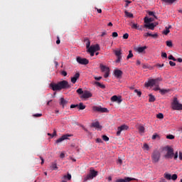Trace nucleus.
<instances>
[{"label":"nucleus","mask_w":182,"mask_h":182,"mask_svg":"<svg viewBox=\"0 0 182 182\" xmlns=\"http://www.w3.org/2000/svg\"><path fill=\"white\" fill-rule=\"evenodd\" d=\"M159 92L161 95H165V93H167V90H160Z\"/></svg>","instance_id":"nucleus-52"},{"label":"nucleus","mask_w":182,"mask_h":182,"mask_svg":"<svg viewBox=\"0 0 182 182\" xmlns=\"http://www.w3.org/2000/svg\"><path fill=\"white\" fill-rule=\"evenodd\" d=\"M95 85H96V86H98V87H100L101 89H105L106 86L99 82H95Z\"/></svg>","instance_id":"nucleus-25"},{"label":"nucleus","mask_w":182,"mask_h":182,"mask_svg":"<svg viewBox=\"0 0 182 182\" xmlns=\"http://www.w3.org/2000/svg\"><path fill=\"white\" fill-rule=\"evenodd\" d=\"M159 82H161L160 77L156 79H150L148 82H145L146 87H153V86H159Z\"/></svg>","instance_id":"nucleus-2"},{"label":"nucleus","mask_w":182,"mask_h":182,"mask_svg":"<svg viewBox=\"0 0 182 182\" xmlns=\"http://www.w3.org/2000/svg\"><path fill=\"white\" fill-rule=\"evenodd\" d=\"M79 110H85L86 109V105H83L82 102H80L77 106Z\"/></svg>","instance_id":"nucleus-26"},{"label":"nucleus","mask_w":182,"mask_h":182,"mask_svg":"<svg viewBox=\"0 0 182 182\" xmlns=\"http://www.w3.org/2000/svg\"><path fill=\"white\" fill-rule=\"evenodd\" d=\"M171 107L173 110H182V104L178 102L177 97L173 98Z\"/></svg>","instance_id":"nucleus-5"},{"label":"nucleus","mask_w":182,"mask_h":182,"mask_svg":"<svg viewBox=\"0 0 182 182\" xmlns=\"http://www.w3.org/2000/svg\"><path fill=\"white\" fill-rule=\"evenodd\" d=\"M112 36L113 38H117V36H119V34L117 33V32H113Z\"/></svg>","instance_id":"nucleus-50"},{"label":"nucleus","mask_w":182,"mask_h":182,"mask_svg":"<svg viewBox=\"0 0 182 182\" xmlns=\"http://www.w3.org/2000/svg\"><path fill=\"white\" fill-rule=\"evenodd\" d=\"M116 102H117V103H122V98L117 97V101H116Z\"/></svg>","instance_id":"nucleus-61"},{"label":"nucleus","mask_w":182,"mask_h":182,"mask_svg":"<svg viewBox=\"0 0 182 182\" xmlns=\"http://www.w3.org/2000/svg\"><path fill=\"white\" fill-rule=\"evenodd\" d=\"M156 117H157V119H164V115H163V114H161V113H159L156 115Z\"/></svg>","instance_id":"nucleus-45"},{"label":"nucleus","mask_w":182,"mask_h":182,"mask_svg":"<svg viewBox=\"0 0 182 182\" xmlns=\"http://www.w3.org/2000/svg\"><path fill=\"white\" fill-rule=\"evenodd\" d=\"M50 87H51L52 90H53V92H60V90L63 89H70L72 85H70L68 81L62 80L57 83H50Z\"/></svg>","instance_id":"nucleus-1"},{"label":"nucleus","mask_w":182,"mask_h":182,"mask_svg":"<svg viewBox=\"0 0 182 182\" xmlns=\"http://www.w3.org/2000/svg\"><path fill=\"white\" fill-rule=\"evenodd\" d=\"M76 92L78 95H83V93L85 92V91H83V89L82 88H78Z\"/></svg>","instance_id":"nucleus-35"},{"label":"nucleus","mask_w":182,"mask_h":182,"mask_svg":"<svg viewBox=\"0 0 182 182\" xmlns=\"http://www.w3.org/2000/svg\"><path fill=\"white\" fill-rule=\"evenodd\" d=\"M62 76H68V73L65 70L61 72Z\"/></svg>","instance_id":"nucleus-56"},{"label":"nucleus","mask_w":182,"mask_h":182,"mask_svg":"<svg viewBox=\"0 0 182 182\" xmlns=\"http://www.w3.org/2000/svg\"><path fill=\"white\" fill-rule=\"evenodd\" d=\"M96 141H97V143H103V141H102V139H100V138H97V139H96Z\"/></svg>","instance_id":"nucleus-59"},{"label":"nucleus","mask_w":182,"mask_h":182,"mask_svg":"<svg viewBox=\"0 0 182 182\" xmlns=\"http://www.w3.org/2000/svg\"><path fill=\"white\" fill-rule=\"evenodd\" d=\"M144 27L146 28L147 29H150L151 31H154V28H156V25H154V23H150L148 24H144Z\"/></svg>","instance_id":"nucleus-16"},{"label":"nucleus","mask_w":182,"mask_h":182,"mask_svg":"<svg viewBox=\"0 0 182 182\" xmlns=\"http://www.w3.org/2000/svg\"><path fill=\"white\" fill-rule=\"evenodd\" d=\"M139 133H144V127L140 126L138 128Z\"/></svg>","instance_id":"nucleus-38"},{"label":"nucleus","mask_w":182,"mask_h":182,"mask_svg":"<svg viewBox=\"0 0 182 182\" xmlns=\"http://www.w3.org/2000/svg\"><path fill=\"white\" fill-rule=\"evenodd\" d=\"M125 2L127 3L125 4V8H127V6H129V4H132V1H130L129 0H126Z\"/></svg>","instance_id":"nucleus-53"},{"label":"nucleus","mask_w":182,"mask_h":182,"mask_svg":"<svg viewBox=\"0 0 182 182\" xmlns=\"http://www.w3.org/2000/svg\"><path fill=\"white\" fill-rule=\"evenodd\" d=\"M170 29H171V26L166 27L165 30L163 31L164 35H168V33H170Z\"/></svg>","instance_id":"nucleus-22"},{"label":"nucleus","mask_w":182,"mask_h":182,"mask_svg":"<svg viewBox=\"0 0 182 182\" xmlns=\"http://www.w3.org/2000/svg\"><path fill=\"white\" fill-rule=\"evenodd\" d=\"M149 102H156V97H154V96L151 94L149 95Z\"/></svg>","instance_id":"nucleus-30"},{"label":"nucleus","mask_w":182,"mask_h":182,"mask_svg":"<svg viewBox=\"0 0 182 182\" xmlns=\"http://www.w3.org/2000/svg\"><path fill=\"white\" fill-rule=\"evenodd\" d=\"M114 55L117 56L116 63H120L122 60V50H114Z\"/></svg>","instance_id":"nucleus-9"},{"label":"nucleus","mask_w":182,"mask_h":182,"mask_svg":"<svg viewBox=\"0 0 182 182\" xmlns=\"http://www.w3.org/2000/svg\"><path fill=\"white\" fill-rule=\"evenodd\" d=\"M168 59H169V60H173V62L177 61V59H176V58H174V56H173L172 55H169L168 57Z\"/></svg>","instance_id":"nucleus-39"},{"label":"nucleus","mask_w":182,"mask_h":182,"mask_svg":"<svg viewBox=\"0 0 182 182\" xmlns=\"http://www.w3.org/2000/svg\"><path fill=\"white\" fill-rule=\"evenodd\" d=\"M111 100L112 102H117V95H114L111 97Z\"/></svg>","instance_id":"nucleus-42"},{"label":"nucleus","mask_w":182,"mask_h":182,"mask_svg":"<svg viewBox=\"0 0 182 182\" xmlns=\"http://www.w3.org/2000/svg\"><path fill=\"white\" fill-rule=\"evenodd\" d=\"M177 0H161L162 2H165V4H174Z\"/></svg>","instance_id":"nucleus-31"},{"label":"nucleus","mask_w":182,"mask_h":182,"mask_svg":"<svg viewBox=\"0 0 182 182\" xmlns=\"http://www.w3.org/2000/svg\"><path fill=\"white\" fill-rule=\"evenodd\" d=\"M97 173L98 172L97 171L90 169V173L87 176H84L83 181L86 182L88 181V180H93V178L97 176Z\"/></svg>","instance_id":"nucleus-4"},{"label":"nucleus","mask_w":182,"mask_h":182,"mask_svg":"<svg viewBox=\"0 0 182 182\" xmlns=\"http://www.w3.org/2000/svg\"><path fill=\"white\" fill-rule=\"evenodd\" d=\"M76 61L80 65H88L89 64V60L86 58H82L81 57L77 56L76 58Z\"/></svg>","instance_id":"nucleus-10"},{"label":"nucleus","mask_w":182,"mask_h":182,"mask_svg":"<svg viewBox=\"0 0 182 182\" xmlns=\"http://www.w3.org/2000/svg\"><path fill=\"white\" fill-rule=\"evenodd\" d=\"M154 21V19L153 18H147V17L144 18V23L146 24H149L150 23V22H153Z\"/></svg>","instance_id":"nucleus-23"},{"label":"nucleus","mask_w":182,"mask_h":182,"mask_svg":"<svg viewBox=\"0 0 182 182\" xmlns=\"http://www.w3.org/2000/svg\"><path fill=\"white\" fill-rule=\"evenodd\" d=\"M173 159H175V160H177V159H178V152H176L175 153V154H173Z\"/></svg>","instance_id":"nucleus-51"},{"label":"nucleus","mask_w":182,"mask_h":182,"mask_svg":"<svg viewBox=\"0 0 182 182\" xmlns=\"http://www.w3.org/2000/svg\"><path fill=\"white\" fill-rule=\"evenodd\" d=\"M164 177L166 180H171V174L170 173H164Z\"/></svg>","instance_id":"nucleus-34"},{"label":"nucleus","mask_w":182,"mask_h":182,"mask_svg":"<svg viewBox=\"0 0 182 182\" xmlns=\"http://www.w3.org/2000/svg\"><path fill=\"white\" fill-rule=\"evenodd\" d=\"M100 68L102 72L105 73L104 75V77L105 78L109 77V75L110 73V69L109 68V67H107L106 65H103L102 64H100Z\"/></svg>","instance_id":"nucleus-7"},{"label":"nucleus","mask_w":182,"mask_h":182,"mask_svg":"<svg viewBox=\"0 0 182 182\" xmlns=\"http://www.w3.org/2000/svg\"><path fill=\"white\" fill-rule=\"evenodd\" d=\"M92 127H95V129H100L102 127L100 126L99 122H95L92 123Z\"/></svg>","instance_id":"nucleus-21"},{"label":"nucleus","mask_w":182,"mask_h":182,"mask_svg":"<svg viewBox=\"0 0 182 182\" xmlns=\"http://www.w3.org/2000/svg\"><path fill=\"white\" fill-rule=\"evenodd\" d=\"M132 58H133V53L130 50L129 51V55H127V60H129V59H132Z\"/></svg>","instance_id":"nucleus-33"},{"label":"nucleus","mask_w":182,"mask_h":182,"mask_svg":"<svg viewBox=\"0 0 182 182\" xmlns=\"http://www.w3.org/2000/svg\"><path fill=\"white\" fill-rule=\"evenodd\" d=\"M178 158H179V160H182V152L181 151H179Z\"/></svg>","instance_id":"nucleus-62"},{"label":"nucleus","mask_w":182,"mask_h":182,"mask_svg":"<svg viewBox=\"0 0 182 182\" xmlns=\"http://www.w3.org/2000/svg\"><path fill=\"white\" fill-rule=\"evenodd\" d=\"M77 81V80L75 77H73L71 78L72 83L75 84V83H76Z\"/></svg>","instance_id":"nucleus-49"},{"label":"nucleus","mask_w":182,"mask_h":182,"mask_svg":"<svg viewBox=\"0 0 182 182\" xmlns=\"http://www.w3.org/2000/svg\"><path fill=\"white\" fill-rule=\"evenodd\" d=\"M177 174H173L172 176H171V180H173V181H176V180H177Z\"/></svg>","instance_id":"nucleus-40"},{"label":"nucleus","mask_w":182,"mask_h":182,"mask_svg":"<svg viewBox=\"0 0 182 182\" xmlns=\"http://www.w3.org/2000/svg\"><path fill=\"white\" fill-rule=\"evenodd\" d=\"M70 135L65 134L63 135L60 138L56 140L55 143H62L63 140H67L68 137H69Z\"/></svg>","instance_id":"nucleus-17"},{"label":"nucleus","mask_w":182,"mask_h":182,"mask_svg":"<svg viewBox=\"0 0 182 182\" xmlns=\"http://www.w3.org/2000/svg\"><path fill=\"white\" fill-rule=\"evenodd\" d=\"M148 15H149V16H154V11H149Z\"/></svg>","instance_id":"nucleus-58"},{"label":"nucleus","mask_w":182,"mask_h":182,"mask_svg":"<svg viewBox=\"0 0 182 182\" xmlns=\"http://www.w3.org/2000/svg\"><path fill=\"white\" fill-rule=\"evenodd\" d=\"M87 50H91L92 52H97V50H100V46L99 44L91 46Z\"/></svg>","instance_id":"nucleus-15"},{"label":"nucleus","mask_w":182,"mask_h":182,"mask_svg":"<svg viewBox=\"0 0 182 182\" xmlns=\"http://www.w3.org/2000/svg\"><path fill=\"white\" fill-rule=\"evenodd\" d=\"M166 151L165 159H173L174 157V149L173 148L167 146Z\"/></svg>","instance_id":"nucleus-6"},{"label":"nucleus","mask_w":182,"mask_h":182,"mask_svg":"<svg viewBox=\"0 0 182 182\" xmlns=\"http://www.w3.org/2000/svg\"><path fill=\"white\" fill-rule=\"evenodd\" d=\"M128 129L129 127H127V125H122L121 127H119L117 128V136H120L123 130H127Z\"/></svg>","instance_id":"nucleus-12"},{"label":"nucleus","mask_w":182,"mask_h":182,"mask_svg":"<svg viewBox=\"0 0 182 182\" xmlns=\"http://www.w3.org/2000/svg\"><path fill=\"white\" fill-rule=\"evenodd\" d=\"M63 178L65 180H66V178H67V180H68V181H70L72 180V175H70V173H68L67 175L63 176Z\"/></svg>","instance_id":"nucleus-29"},{"label":"nucleus","mask_w":182,"mask_h":182,"mask_svg":"<svg viewBox=\"0 0 182 182\" xmlns=\"http://www.w3.org/2000/svg\"><path fill=\"white\" fill-rule=\"evenodd\" d=\"M84 41L86 43H85L86 48H87V49L88 50L89 48H90V41L88 40V38H85Z\"/></svg>","instance_id":"nucleus-27"},{"label":"nucleus","mask_w":182,"mask_h":182,"mask_svg":"<svg viewBox=\"0 0 182 182\" xmlns=\"http://www.w3.org/2000/svg\"><path fill=\"white\" fill-rule=\"evenodd\" d=\"M161 56H162V58H167V53H162Z\"/></svg>","instance_id":"nucleus-64"},{"label":"nucleus","mask_w":182,"mask_h":182,"mask_svg":"<svg viewBox=\"0 0 182 182\" xmlns=\"http://www.w3.org/2000/svg\"><path fill=\"white\" fill-rule=\"evenodd\" d=\"M73 77H75L77 80L79 79V77H80V73H76L75 74V75L73 76Z\"/></svg>","instance_id":"nucleus-44"},{"label":"nucleus","mask_w":182,"mask_h":182,"mask_svg":"<svg viewBox=\"0 0 182 182\" xmlns=\"http://www.w3.org/2000/svg\"><path fill=\"white\" fill-rule=\"evenodd\" d=\"M60 106H62L63 108V107H65V105H68V101H66V100H65V98L61 97V98H60Z\"/></svg>","instance_id":"nucleus-20"},{"label":"nucleus","mask_w":182,"mask_h":182,"mask_svg":"<svg viewBox=\"0 0 182 182\" xmlns=\"http://www.w3.org/2000/svg\"><path fill=\"white\" fill-rule=\"evenodd\" d=\"M92 96H93V95L90 91L85 90L83 94L80 96V99H89L92 97Z\"/></svg>","instance_id":"nucleus-11"},{"label":"nucleus","mask_w":182,"mask_h":182,"mask_svg":"<svg viewBox=\"0 0 182 182\" xmlns=\"http://www.w3.org/2000/svg\"><path fill=\"white\" fill-rule=\"evenodd\" d=\"M169 65H170V66H176V63H174L173 61H169Z\"/></svg>","instance_id":"nucleus-60"},{"label":"nucleus","mask_w":182,"mask_h":182,"mask_svg":"<svg viewBox=\"0 0 182 182\" xmlns=\"http://www.w3.org/2000/svg\"><path fill=\"white\" fill-rule=\"evenodd\" d=\"M134 92L136 94H137V96H139V97H140L141 96V91H138L137 90H134Z\"/></svg>","instance_id":"nucleus-46"},{"label":"nucleus","mask_w":182,"mask_h":182,"mask_svg":"<svg viewBox=\"0 0 182 182\" xmlns=\"http://www.w3.org/2000/svg\"><path fill=\"white\" fill-rule=\"evenodd\" d=\"M156 139H159V140H160V135L159 134H154L152 136V140H156Z\"/></svg>","instance_id":"nucleus-37"},{"label":"nucleus","mask_w":182,"mask_h":182,"mask_svg":"<svg viewBox=\"0 0 182 182\" xmlns=\"http://www.w3.org/2000/svg\"><path fill=\"white\" fill-rule=\"evenodd\" d=\"M114 75L117 79H122V76H123V71L120 70H114Z\"/></svg>","instance_id":"nucleus-13"},{"label":"nucleus","mask_w":182,"mask_h":182,"mask_svg":"<svg viewBox=\"0 0 182 182\" xmlns=\"http://www.w3.org/2000/svg\"><path fill=\"white\" fill-rule=\"evenodd\" d=\"M51 170H58V164L56 162H53L50 166Z\"/></svg>","instance_id":"nucleus-28"},{"label":"nucleus","mask_w":182,"mask_h":182,"mask_svg":"<svg viewBox=\"0 0 182 182\" xmlns=\"http://www.w3.org/2000/svg\"><path fill=\"white\" fill-rule=\"evenodd\" d=\"M133 180H134V178L124 177V178L117 179L114 182H130Z\"/></svg>","instance_id":"nucleus-14"},{"label":"nucleus","mask_w":182,"mask_h":182,"mask_svg":"<svg viewBox=\"0 0 182 182\" xmlns=\"http://www.w3.org/2000/svg\"><path fill=\"white\" fill-rule=\"evenodd\" d=\"M147 49V46H144L143 47H138L136 48V52H139V53H143L144 50Z\"/></svg>","instance_id":"nucleus-19"},{"label":"nucleus","mask_w":182,"mask_h":182,"mask_svg":"<svg viewBox=\"0 0 182 182\" xmlns=\"http://www.w3.org/2000/svg\"><path fill=\"white\" fill-rule=\"evenodd\" d=\"M55 136H56V130H53V133L51 135V137H55Z\"/></svg>","instance_id":"nucleus-63"},{"label":"nucleus","mask_w":182,"mask_h":182,"mask_svg":"<svg viewBox=\"0 0 182 182\" xmlns=\"http://www.w3.org/2000/svg\"><path fill=\"white\" fill-rule=\"evenodd\" d=\"M166 46L168 48H172L173 47V42H171V41H166Z\"/></svg>","instance_id":"nucleus-36"},{"label":"nucleus","mask_w":182,"mask_h":182,"mask_svg":"<svg viewBox=\"0 0 182 182\" xmlns=\"http://www.w3.org/2000/svg\"><path fill=\"white\" fill-rule=\"evenodd\" d=\"M123 39H129V33H126L122 36Z\"/></svg>","instance_id":"nucleus-48"},{"label":"nucleus","mask_w":182,"mask_h":182,"mask_svg":"<svg viewBox=\"0 0 182 182\" xmlns=\"http://www.w3.org/2000/svg\"><path fill=\"white\" fill-rule=\"evenodd\" d=\"M139 24H137V23H132V24H131V28H132V29H138L139 28Z\"/></svg>","instance_id":"nucleus-32"},{"label":"nucleus","mask_w":182,"mask_h":182,"mask_svg":"<svg viewBox=\"0 0 182 182\" xmlns=\"http://www.w3.org/2000/svg\"><path fill=\"white\" fill-rule=\"evenodd\" d=\"M33 116V117H42V114H35Z\"/></svg>","instance_id":"nucleus-54"},{"label":"nucleus","mask_w":182,"mask_h":182,"mask_svg":"<svg viewBox=\"0 0 182 182\" xmlns=\"http://www.w3.org/2000/svg\"><path fill=\"white\" fill-rule=\"evenodd\" d=\"M161 157V154H160V151L154 150L151 154L152 163L155 164L156 163H159V161H160Z\"/></svg>","instance_id":"nucleus-3"},{"label":"nucleus","mask_w":182,"mask_h":182,"mask_svg":"<svg viewBox=\"0 0 182 182\" xmlns=\"http://www.w3.org/2000/svg\"><path fill=\"white\" fill-rule=\"evenodd\" d=\"M124 14H125V16H127V18H134L133 14L127 11V10L124 11Z\"/></svg>","instance_id":"nucleus-24"},{"label":"nucleus","mask_w":182,"mask_h":182,"mask_svg":"<svg viewBox=\"0 0 182 182\" xmlns=\"http://www.w3.org/2000/svg\"><path fill=\"white\" fill-rule=\"evenodd\" d=\"M166 139H168L169 140H173L174 139V135L173 134L167 135Z\"/></svg>","instance_id":"nucleus-43"},{"label":"nucleus","mask_w":182,"mask_h":182,"mask_svg":"<svg viewBox=\"0 0 182 182\" xmlns=\"http://www.w3.org/2000/svg\"><path fill=\"white\" fill-rule=\"evenodd\" d=\"M87 52H89V53H90V56H95V51H91V50H87Z\"/></svg>","instance_id":"nucleus-57"},{"label":"nucleus","mask_w":182,"mask_h":182,"mask_svg":"<svg viewBox=\"0 0 182 182\" xmlns=\"http://www.w3.org/2000/svg\"><path fill=\"white\" fill-rule=\"evenodd\" d=\"M155 86L156 87L154 88V90H155V92H157V90L160 91V87H159V85Z\"/></svg>","instance_id":"nucleus-55"},{"label":"nucleus","mask_w":182,"mask_h":182,"mask_svg":"<svg viewBox=\"0 0 182 182\" xmlns=\"http://www.w3.org/2000/svg\"><path fill=\"white\" fill-rule=\"evenodd\" d=\"M144 36H145V38H147L148 36H151V38H154V39H157V38L159 37V34L157 33L151 34L150 33H145L144 34Z\"/></svg>","instance_id":"nucleus-18"},{"label":"nucleus","mask_w":182,"mask_h":182,"mask_svg":"<svg viewBox=\"0 0 182 182\" xmlns=\"http://www.w3.org/2000/svg\"><path fill=\"white\" fill-rule=\"evenodd\" d=\"M102 140H104V141H109V139L107 136L103 135L102 136Z\"/></svg>","instance_id":"nucleus-41"},{"label":"nucleus","mask_w":182,"mask_h":182,"mask_svg":"<svg viewBox=\"0 0 182 182\" xmlns=\"http://www.w3.org/2000/svg\"><path fill=\"white\" fill-rule=\"evenodd\" d=\"M93 112H98L99 113H109L107 108L102 107L101 106H93Z\"/></svg>","instance_id":"nucleus-8"},{"label":"nucleus","mask_w":182,"mask_h":182,"mask_svg":"<svg viewBox=\"0 0 182 182\" xmlns=\"http://www.w3.org/2000/svg\"><path fill=\"white\" fill-rule=\"evenodd\" d=\"M144 150L149 151V144H144Z\"/></svg>","instance_id":"nucleus-47"}]
</instances>
